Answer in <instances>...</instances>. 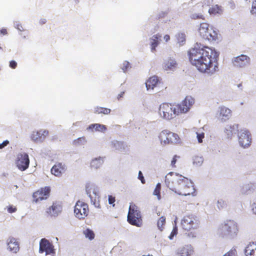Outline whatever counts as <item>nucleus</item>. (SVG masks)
Masks as SVG:
<instances>
[{
    "label": "nucleus",
    "instance_id": "nucleus-1",
    "mask_svg": "<svg viewBox=\"0 0 256 256\" xmlns=\"http://www.w3.org/2000/svg\"><path fill=\"white\" fill-rule=\"evenodd\" d=\"M218 54L214 49L206 46H195L188 51L191 64L202 73L212 74L218 70Z\"/></svg>",
    "mask_w": 256,
    "mask_h": 256
},
{
    "label": "nucleus",
    "instance_id": "nucleus-2",
    "mask_svg": "<svg viewBox=\"0 0 256 256\" xmlns=\"http://www.w3.org/2000/svg\"><path fill=\"white\" fill-rule=\"evenodd\" d=\"M165 183L170 190L179 195L186 196L192 194L195 192L190 180L177 173H168L165 176Z\"/></svg>",
    "mask_w": 256,
    "mask_h": 256
},
{
    "label": "nucleus",
    "instance_id": "nucleus-3",
    "mask_svg": "<svg viewBox=\"0 0 256 256\" xmlns=\"http://www.w3.org/2000/svg\"><path fill=\"white\" fill-rule=\"evenodd\" d=\"M194 103V99L186 96L181 103L174 105L169 103H162L159 108V114L164 118L171 120L180 114L186 113Z\"/></svg>",
    "mask_w": 256,
    "mask_h": 256
},
{
    "label": "nucleus",
    "instance_id": "nucleus-4",
    "mask_svg": "<svg viewBox=\"0 0 256 256\" xmlns=\"http://www.w3.org/2000/svg\"><path fill=\"white\" fill-rule=\"evenodd\" d=\"M180 225L189 238H196L200 233V221L192 214L184 216L181 220Z\"/></svg>",
    "mask_w": 256,
    "mask_h": 256
},
{
    "label": "nucleus",
    "instance_id": "nucleus-5",
    "mask_svg": "<svg viewBox=\"0 0 256 256\" xmlns=\"http://www.w3.org/2000/svg\"><path fill=\"white\" fill-rule=\"evenodd\" d=\"M218 231L222 238L232 240L238 236L240 228L238 222L234 220H227L220 225Z\"/></svg>",
    "mask_w": 256,
    "mask_h": 256
},
{
    "label": "nucleus",
    "instance_id": "nucleus-6",
    "mask_svg": "<svg viewBox=\"0 0 256 256\" xmlns=\"http://www.w3.org/2000/svg\"><path fill=\"white\" fill-rule=\"evenodd\" d=\"M128 222L132 225L140 227L142 224L140 212L134 204H131L128 214Z\"/></svg>",
    "mask_w": 256,
    "mask_h": 256
},
{
    "label": "nucleus",
    "instance_id": "nucleus-7",
    "mask_svg": "<svg viewBox=\"0 0 256 256\" xmlns=\"http://www.w3.org/2000/svg\"><path fill=\"white\" fill-rule=\"evenodd\" d=\"M200 35L204 39L209 41L216 40L218 38V32L212 28H210L209 24L206 22L200 24L198 28Z\"/></svg>",
    "mask_w": 256,
    "mask_h": 256
},
{
    "label": "nucleus",
    "instance_id": "nucleus-8",
    "mask_svg": "<svg viewBox=\"0 0 256 256\" xmlns=\"http://www.w3.org/2000/svg\"><path fill=\"white\" fill-rule=\"evenodd\" d=\"M158 138L162 144H176L178 142V136L168 130H164L160 134Z\"/></svg>",
    "mask_w": 256,
    "mask_h": 256
},
{
    "label": "nucleus",
    "instance_id": "nucleus-9",
    "mask_svg": "<svg viewBox=\"0 0 256 256\" xmlns=\"http://www.w3.org/2000/svg\"><path fill=\"white\" fill-rule=\"evenodd\" d=\"M89 212L88 206L87 204L78 200L74 206V213L76 218L79 219H84L88 216Z\"/></svg>",
    "mask_w": 256,
    "mask_h": 256
},
{
    "label": "nucleus",
    "instance_id": "nucleus-10",
    "mask_svg": "<svg viewBox=\"0 0 256 256\" xmlns=\"http://www.w3.org/2000/svg\"><path fill=\"white\" fill-rule=\"evenodd\" d=\"M50 188L49 186L42 188L34 192L32 194V202H39L46 200L50 196Z\"/></svg>",
    "mask_w": 256,
    "mask_h": 256
},
{
    "label": "nucleus",
    "instance_id": "nucleus-11",
    "mask_svg": "<svg viewBox=\"0 0 256 256\" xmlns=\"http://www.w3.org/2000/svg\"><path fill=\"white\" fill-rule=\"evenodd\" d=\"M39 252H44L46 255L54 256L56 250L52 243L46 238H42L40 242Z\"/></svg>",
    "mask_w": 256,
    "mask_h": 256
},
{
    "label": "nucleus",
    "instance_id": "nucleus-12",
    "mask_svg": "<svg viewBox=\"0 0 256 256\" xmlns=\"http://www.w3.org/2000/svg\"><path fill=\"white\" fill-rule=\"evenodd\" d=\"M30 164L28 156L25 152L20 153L17 155L16 160V164L21 171L26 170Z\"/></svg>",
    "mask_w": 256,
    "mask_h": 256
},
{
    "label": "nucleus",
    "instance_id": "nucleus-13",
    "mask_svg": "<svg viewBox=\"0 0 256 256\" xmlns=\"http://www.w3.org/2000/svg\"><path fill=\"white\" fill-rule=\"evenodd\" d=\"M238 142L242 146L248 147L252 142V136L250 132L248 130H242L240 132Z\"/></svg>",
    "mask_w": 256,
    "mask_h": 256
},
{
    "label": "nucleus",
    "instance_id": "nucleus-14",
    "mask_svg": "<svg viewBox=\"0 0 256 256\" xmlns=\"http://www.w3.org/2000/svg\"><path fill=\"white\" fill-rule=\"evenodd\" d=\"M204 6L198 3L194 6L191 9L190 17L193 20H204Z\"/></svg>",
    "mask_w": 256,
    "mask_h": 256
},
{
    "label": "nucleus",
    "instance_id": "nucleus-15",
    "mask_svg": "<svg viewBox=\"0 0 256 256\" xmlns=\"http://www.w3.org/2000/svg\"><path fill=\"white\" fill-rule=\"evenodd\" d=\"M48 134V131L46 130L34 131L31 134L30 138L35 142H42Z\"/></svg>",
    "mask_w": 256,
    "mask_h": 256
},
{
    "label": "nucleus",
    "instance_id": "nucleus-16",
    "mask_svg": "<svg viewBox=\"0 0 256 256\" xmlns=\"http://www.w3.org/2000/svg\"><path fill=\"white\" fill-rule=\"evenodd\" d=\"M250 58L246 55L242 54L234 58L232 61L234 65L237 68H243L250 64Z\"/></svg>",
    "mask_w": 256,
    "mask_h": 256
},
{
    "label": "nucleus",
    "instance_id": "nucleus-17",
    "mask_svg": "<svg viewBox=\"0 0 256 256\" xmlns=\"http://www.w3.org/2000/svg\"><path fill=\"white\" fill-rule=\"evenodd\" d=\"M194 253L193 247L190 244H187L180 247L176 250L177 256H191Z\"/></svg>",
    "mask_w": 256,
    "mask_h": 256
},
{
    "label": "nucleus",
    "instance_id": "nucleus-18",
    "mask_svg": "<svg viewBox=\"0 0 256 256\" xmlns=\"http://www.w3.org/2000/svg\"><path fill=\"white\" fill-rule=\"evenodd\" d=\"M61 211V206L56 202H54L52 206L47 208L46 214L47 216L56 217L60 213Z\"/></svg>",
    "mask_w": 256,
    "mask_h": 256
},
{
    "label": "nucleus",
    "instance_id": "nucleus-19",
    "mask_svg": "<svg viewBox=\"0 0 256 256\" xmlns=\"http://www.w3.org/2000/svg\"><path fill=\"white\" fill-rule=\"evenodd\" d=\"M7 245L10 251L16 253L20 250L19 243L14 238H10L7 240Z\"/></svg>",
    "mask_w": 256,
    "mask_h": 256
},
{
    "label": "nucleus",
    "instance_id": "nucleus-20",
    "mask_svg": "<svg viewBox=\"0 0 256 256\" xmlns=\"http://www.w3.org/2000/svg\"><path fill=\"white\" fill-rule=\"evenodd\" d=\"M66 166L62 163L54 164L51 169L52 174L55 176H60L66 171Z\"/></svg>",
    "mask_w": 256,
    "mask_h": 256
},
{
    "label": "nucleus",
    "instance_id": "nucleus-21",
    "mask_svg": "<svg viewBox=\"0 0 256 256\" xmlns=\"http://www.w3.org/2000/svg\"><path fill=\"white\" fill-rule=\"evenodd\" d=\"M177 66V62L174 58H169L164 60L162 68L166 70H174L176 68Z\"/></svg>",
    "mask_w": 256,
    "mask_h": 256
},
{
    "label": "nucleus",
    "instance_id": "nucleus-22",
    "mask_svg": "<svg viewBox=\"0 0 256 256\" xmlns=\"http://www.w3.org/2000/svg\"><path fill=\"white\" fill-rule=\"evenodd\" d=\"M158 82H160V80L158 76H154L150 77L146 82L147 90H154Z\"/></svg>",
    "mask_w": 256,
    "mask_h": 256
},
{
    "label": "nucleus",
    "instance_id": "nucleus-23",
    "mask_svg": "<svg viewBox=\"0 0 256 256\" xmlns=\"http://www.w3.org/2000/svg\"><path fill=\"white\" fill-rule=\"evenodd\" d=\"M220 109L219 116L222 120L225 121L228 120L232 115L231 110L225 106H221Z\"/></svg>",
    "mask_w": 256,
    "mask_h": 256
},
{
    "label": "nucleus",
    "instance_id": "nucleus-24",
    "mask_svg": "<svg viewBox=\"0 0 256 256\" xmlns=\"http://www.w3.org/2000/svg\"><path fill=\"white\" fill-rule=\"evenodd\" d=\"M246 256H256V242H250L245 248Z\"/></svg>",
    "mask_w": 256,
    "mask_h": 256
},
{
    "label": "nucleus",
    "instance_id": "nucleus-25",
    "mask_svg": "<svg viewBox=\"0 0 256 256\" xmlns=\"http://www.w3.org/2000/svg\"><path fill=\"white\" fill-rule=\"evenodd\" d=\"M106 130L105 125L100 124H90L87 128V130L91 132L98 131L100 132H104Z\"/></svg>",
    "mask_w": 256,
    "mask_h": 256
},
{
    "label": "nucleus",
    "instance_id": "nucleus-26",
    "mask_svg": "<svg viewBox=\"0 0 256 256\" xmlns=\"http://www.w3.org/2000/svg\"><path fill=\"white\" fill-rule=\"evenodd\" d=\"M162 36L159 34H156L152 36L151 38V50L152 52H154L156 50V48L159 44V40H160Z\"/></svg>",
    "mask_w": 256,
    "mask_h": 256
},
{
    "label": "nucleus",
    "instance_id": "nucleus-27",
    "mask_svg": "<svg viewBox=\"0 0 256 256\" xmlns=\"http://www.w3.org/2000/svg\"><path fill=\"white\" fill-rule=\"evenodd\" d=\"M222 7L218 4L212 6L208 10V13L210 15L221 14H222Z\"/></svg>",
    "mask_w": 256,
    "mask_h": 256
},
{
    "label": "nucleus",
    "instance_id": "nucleus-28",
    "mask_svg": "<svg viewBox=\"0 0 256 256\" xmlns=\"http://www.w3.org/2000/svg\"><path fill=\"white\" fill-rule=\"evenodd\" d=\"M104 163V160L102 158L99 157L92 160L90 162V166L94 168H100Z\"/></svg>",
    "mask_w": 256,
    "mask_h": 256
},
{
    "label": "nucleus",
    "instance_id": "nucleus-29",
    "mask_svg": "<svg viewBox=\"0 0 256 256\" xmlns=\"http://www.w3.org/2000/svg\"><path fill=\"white\" fill-rule=\"evenodd\" d=\"M111 112L110 109L106 108L96 106L94 108V112L96 114H110Z\"/></svg>",
    "mask_w": 256,
    "mask_h": 256
},
{
    "label": "nucleus",
    "instance_id": "nucleus-30",
    "mask_svg": "<svg viewBox=\"0 0 256 256\" xmlns=\"http://www.w3.org/2000/svg\"><path fill=\"white\" fill-rule=\"evenodd\" d=\"M89 194V196L91 200V202L94 203V204H96V202L98 200L99 196L96 192H95L94 190H92V194H91V192L90 191Z\"/></svg>",
    "mask_w": 256,
    "mask_h": 256
},
{
    "label": "nucleus",
    "instance_id": "nucleus-31",
    "mask_svg": "<svg viewBox=\"0 0 256 256\" xmlns=\"http://www.w3.org/2000/svg\"><path fill=\"white\" fill-rule=\"evenodd\" d=\"M165 224L166 218L164 216H162L158 219L157 222V226L160 231H162L163 230Z\"/></svg>",
    "mask_w": 256,
    "mask_h": 256
},
{
    "label": "nucleus",
    "instance_id": "nucleus-32",
    "mask_svg": "<svg viewBox=\"0 0 256 256\" xmlns=\"http://www.w3.org/2000/svg\"><path fill=\"white\" fill-rule=\"evenodd\" d=\"M160 190L161 184L160 183H158L156 185L153 194L157 196V198L158 200H160L161 198Z\"/></svg>",
    "mask_w": 256,
    "mask_h": 256
},
{
    "label": "nucleus",
    "instance_id": "nucleus-33",
    "mask_svg": "<svg viewBox=\"0 0 256 256\" xmlns=\"http://www.w3.org/2000/svg\"><path fill=\"white\" fill-rule=\"evenodd\" d=\"M84 234L86 238H88L90 240H92L94 238V234L92 230L90 229H86L84 231Z\"/></svg>",
    "mask_w": 256,
    "mask_h": 256
},
{
    "label": "nucleus",
    "instance_id": "nucleus-34",
    "mask_svg": "<svg viewBox=\"0 0 256 256\" xmlns=\"http://www.w3.org/2000/svg\"><path fill=\"white\" fill-rule=\"evenodd\" d=\"M180 158V156L178 155H174L170 162V166L172 168H176V163L178 162V159Z\"/></svg>",
    "mask_w": 256,
    "mask_h": 256
},
{
    "label": "nucleus",
    "instance_id": "nucleus-35",
    "mask_svg": "<svg viewBox=\"0 0 256 256\" xmlns=\"http://www.w3.org/2000/svg\"><path fill=\"white\" fill-rule=\"evenodd\" d=\"M176 38L180 44L183 43L186 40V36L184 34H178L176 36Z\"/></svg>",
    "mask_w": 256,
    "mask_h": 256
},
{
    "label": "nucleus",
    "instance_id": "nucleus-36",
    "mask_svg": "<svg viewBox=\"0 0 256 256\" xmlns=\"http://www.w3.org/2000/svg\"><path fill=\"white\" fill-rule=\"evenodd\" d=\"M203 162V159L202 157L196 156L194 158V164L196 165H200Z\"/></svg>",
    "mask_w": 256,
    "mask_h": 256
},
{
    "label": "nucleus",
    "instance_id": "nucleus-37",
    "mask_svg": "<svg viewBox=\"0 0 256 256\" xmlns=\"http://www.w3.org/2000/svg\"><path fill=\"white\" fill-rule=\"evenodd\" d=\"M226 206V204L222 199H220L218 201V207L219 209L223 208Z\"/></svg>",
    "mask_w": 256,
    "mask_h": 256
},
{
    "label": "nucleus",
    "instance_id": "nucleus-38",
    "mask_svg": "<svg viewBox=\"0 0 256 256\" xmlns=\"http://www.w3.org/2000/svg\"><path fill=\"white\" fill-rule=\"evenodd\" d=\"M130 67V64L129 62L126 61L123 63L122 68L124 72H126Z\"/></svg>",
    "mask_w": 256,
    "mask_h": 256
},
{
    "label": "nucleus",
    "instance_id": "nucleus-39",
    "mask_svg": "<svg viewBox=\"0 0 256 256\" xmlns=\"http://www.w3.org/2000/svg\"><path fill=\"white\" fill-rule=\"evenodd\" d=\"M236 250H230L223 256H236Z\"/></svg>",
    "mask_w": 256,
    "mask_h": 256
},
{
    "label": "nucleus",
    "instance_id": "nucleus-40",
    "mask_svg": "<svg viewBox=\"0 0 256 256\" xmlns=\"http://www.w3.org/2000/svg\"><path fill=\"white\" fill-rule=\"evenodd\" d=\"M178 234V228L176 225L174 226L170 235V239H172L174 236Z\"/></svg>",
    "mask_w": 256,
    "mask_h": 256
},
{
    "label": "nucleus",
    "instance_id": "nucleus-41",
    "mask_svg": "<svg viewBox=\"0 0 256 256\" xmlns=\"http://www.w3.org/2000/svg\"><path fill=\"white\" fill-rule=\"evenodd\" d=\"M251 13L256 15V0H254L252 4Z\"/></svg>",
    "mask_w": 256,
    "mask_h": 256
},
{
    "label": "nucleus",
    "instance_id": "nucleus-42",
    "mask_svg": "<svg viewBox=\"0 0 256 256\" xmlns=\"http://www.w3.org/2000/svg\"><path fill=\"white\" fill-rule=\"evenodd\" d=\"M138 178L141 181L142 184H144L146 183L145 180L141 171H139L138 172Z\"/></svg>",
    "mask_w": 256,
    "mask_h": 256
},
{
    "label": "nucleus",
    "instance_id": "nucleus-43",
    "mask_svg": "<svg viewBox=\"0 0 256 256\" xmlns=\"http://www.w3.org/2000/svg\"><path fill=\"white\" fill-rule=\"evenodd\" d=\"M204 132H202L200 134L197 133V138L198 140V142L200 143L202 142V138H204Z\"/></svg>",
    "mask_w": 256,
    "mask_h": 256
},
{
    "label": "nucleus",
    "instance_id": "nucleus-44",
    "mask_svg": "<svg viewBox=\"0 0 256 256\" xmlns=\"http://www.w3.org/2000/svg\"><path fill=\"white\" fill-rule=\"evenodd\" d=\"M115 197L112 196H108V203L109 204H113V206H114V202H115Z\"/></svg>",
    "mask_w": 256,
    "mask_h": 256
},
{
    "label": "nucleus",
    "instance_id": "nucleus-45",
    "mask_svg": "<svg viewBox=\"0 0 256 256\" xmlns=\"http://www.w3.org/2000/svg\"><path fill=\"white\" fill-rule=\"evenodd\" d=\"M10 66L12 69L16 68V67L17 66L16 62H15L14 60H11L10 62Z\"/></svg>",
    "mask_w": 256,
    "mask_h": 256
},
{
    "label": "nucleus",
    "instance_id": "nucleus-46",
    "mask_svg": "<svg viewBox=\"0 0 256 256\" xmlns=\"http://www.w3.org/2000/svg\"><path fill=\"white\" fill-rule=\"evenodd\" d=\"M9 144V141L6 140L0 144V149H2Z\"/></svg>",
    "mask_w": 256,
    "mask_h": 256
},
{
    "label": "nucleus",
    "instance_id": "nucleus-47",
    "mask_svg": "<svg viewBox=\"0 0 256 256\" xmlns=\"http://www.w3.org/2000/svg\"><path fill=\"white\" fill-rule=\"evenodd\" d=\"M252 211L254 214H256V197L252 205Z\"/></svg>",
    "mask_w": 256,
    "mask_h": 256
},
{
    "label": "nucleus",
    "instance_id": "nucleus-48",
    "mask_svg": "<svg viewBox=\"0 0 256 256\" xmlns=\"http://www.w3.org/2000/svg\"><path fill=\"white\" fill-rule=\"evenodd\" d=\"M8 212L10 213H12L15 212L16 210V208L15 207H13L12 206H10L8 208Z\"/></svg>",
    "mask_w": 256,
    "mask_h": 256
},
{
    "label": "nucleus",
    "instance_id": "nucleus-49",
    "mask_svg": "<svg viewBox=\"0 0 256 256\" xmlns=\"http://www.w3.org/2000/svg\"><path fill=\"white\" fill-rule=\"evenodd\" d=\"M0 34L2 35H6L8 34L7 30L6 28H2L0 30Z\"/></svg>",
    "mask_w": 256,
    "mask_h": 256
},
{
    "label": "nucleus",
    "instance_id": "nucleus-50",
    "mask_svg": "<svg viewBox=\"0 0 256 256\" xmlns=\"http://www.w3.org/2000/svg\"><path fill=\"white\" fill-rule=\"evenodd\" d=\"M16 27L17 29H18L20 31H22L24 30V28H23L22 26L20 24H16Z\"/></svg>",
    "mask_w": 256,
    "mask_h": 256
},
{
    "label": "nucleus",
    "instance_id": "nucleus-51",
    "mask_svg": "<svg viewBox=\"0 0 256 256\" xmlns=\"http://www.w3.org/2000/svg\"><path fill=\"white\" fill-rule=\"evenodd\" d=\"M124 94V92H121L118 96V100H120L123 97Z\"/></svg>",
    "mask_w": 256,
    "mask_h": 256
},
{
    "label": "nucleus",
    "instance_id": "nucleus-52",
    "mask_svg": "<svg viewBox=\"0 0 256 256\" xmlns=\"http://www.w3.org/2000/svg\"><path fill=\"white\" fill-rule=\"evenodd\" d=\"M164 40L166 42H168L170 40V36L168 34H166L164 37Z\"/></svg>",
    "mask_w": 256,
    "mask_h": 256
},
{
    "label": "nucleus",
    "instance_id": "nucleus-53",
    "mask_svg": "<svg viewBox=\"0 0 256 256\" xmlns=\"http://www.w3.org/2000/svg\"><path fill=\"white\" fill-rule=\"evenodd\" d=\"M1 48H1V47L0 46V49H1Z\"/></svg>",
    "mask_w": 256,
    "mask_h": 256
}]
</instances>
